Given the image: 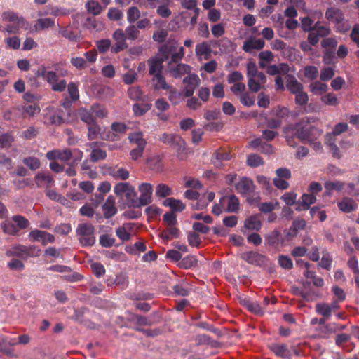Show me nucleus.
Wrapping results in <instances>:
<instances>
[{
	"instance_id": "obj_1",
	"label": "nucleus",
	"mask_w": 359,
	"mask_h": 359,
	"mask_svg": "<svg viewBox=\"0 0 359 359\" xmlns=\"http://www.w3.org/2000/svg\"><path fill=\"white\" fill-rule=\"evenodd\" d=\"M316 120V118L313 116H306L294 124L295 135L299 140L309 142L317 140L320 137L322 131L310 125Z\"/></svg>"
},
{
	"instance_id": "obj_2",
	"label": "nucleus",
	"mask_w": 359,
	"mask_h": 359,
	"mask_svg": "<svg viewBox=\"0 0 359 359\" xmlns=\"http://www.w3.org/2000/svg\"><path fill=\"white\" fill-rule=\"evenodd\" d=\"M53 67L54 70L48 71L46 81L50 86L53 91L63 92L67 88V81L65 79H60V76H67L69 71L62 68L60 63L54 64Z\"/></svg>"
},
{
	"instance_id": "obj_3",
	"label": "nucleus",
	"mask_w": 359,
	"mask_h": 359,
	"mask_svg": "<svg viewBox=\"0 0 359 359\" xmlns=\"http://www.w3.org/2000/svg\"><path fill=\"white\" fill-rule=\"evenodd\" d=\"M41 250L36 245L26 246L21 244H17L11 246L6 251V255L8 257H18L23 259L29 257H36L41 254Z\"/></svg>"
},
{
	"instance_id": "obj_4",
	"label": "nucleus",
	"mask_w": 359,
	"mask_h": 359,
	"mask_svg": "<svg viewBox=\"0 0 359 359\" xmlns=\"http://www.w3.org/2000/svg\"><path fill=\"white\" fill-rule=\"evenodd\" d=\"M178 43L175 39H169L165 44L159 48L158 55L166 57V60L171 56L172 62H177L182 60L184 55V48L180 47L177 52Z\"/></svg>"
},
{
	"instance_id": "obj_5",
	"label": "nucleus",
	"mask_w": 359,
	"mask_h": 359,
	"mask_svg": "<svg viewBox=\"0 0 359 359\" xmlns=\"http://www.w3.org/2000/svg\"><path fill=\"white\" fill-rule=\"evenodd\" d=\"M76 233L79 236V243L82 246H92L95 243V227L90 223H81L77 226Z\"/></svg>"
},
{
	"instance_id": "obj_6",
	"label": "nucleus",
	"mask_w": 359,
	"mask_h": 359,
	"mask_svg": "<svg viewBox=\"0 0 359 359\" xmlns=\"http://www.w3.org/2000/svg\"><path fill=\"white\" fill-rule=\"evenodd\" d=\"M304 30L310 29L311 32L308 36V41L311 45H316L320 37L325 36L329 34L330 29L327 27L322 26L316 27L318 24H301Z\"/></svg>"
},
{
	"instance_id": "obj_7",
	"label": "nucleus",
	"mask_w": 359,
	"mask_h": 359,
	"mask_svg": "<svg viewBox=\"0 0 359 359\" xmlns=\"http://www.w3.org/2000/svg\"><path fill=\"white\" fill-rule=\"evenodd\" d=\"M322 46L325 48V51L323 56V62L327 65L334 63V60L336 57V44L337 41L333 39H323Z\"/></svg>"
},
{
	"instance_id": "obj_8",
	"label": "nucleus",
	"mask_w": 359,
	"mask_h": 359,
	"mask_svg": "<svg viewBox=\"0 0 359 359\" xmlns=\"http://www.w3.org/2000/svg\"><path fill=\"white\" fill-rule=\"evenodd\" d=\"M241 259L247 263L257 266H262L266 264L268 258L256 251H247L241 255Z\"/></svg>"
},
{
	"instance_id": "obj_9",
	"label": "nucleus",
	"mask_w": 359,
	"mask_h": 359,
	"mask_svg": "<svg viewBox=\"0 0 359 359\" xmlns=\"http://www.w3.org/2000/svg\"><path fill=\"white\" fill-rule=\"evenodd\" d=\"M183 83L184 84V96L189 97L194 95L195 89L200 83V79L197 74H189L184 78Z\"/></svg>"
},
{
	"instance_id": "obj_10",
	"label": "nucleus",
	"mask_w": 359,
	"mask_h": 359,
	"mask_svg": "<svg viewBox=\"0 0 359 359\" xmlns=\"http://www.w3.org/2000/svg\"><path fill=\"white\" fill-rule=\"evenodd\" d=\"M36 185L39 188H45L46 189L52 187L55 184L53 177L48 172H39L34 176Z\"/></svg>"
},
{
	"instance_id": "obj_11",
	"label": "nucleus",
	"mask_w": 359,
	"mask_h": 359,
	"mask_svg": "<svg viewBox=\"0 0 359 359\" xmlns=\"http://www.w3.org/2000/svg\"><path fill=\"white\" fill-rule=\"evenodd\" d=\"M140 196L139 197L140 206L147 205L151 202L153 186L150 183L144 182L139 186Z\"/></svg>"
},
{
	"instance_id": "obj_12",
	"label": "nucleus",
	"mask_w": 359,
	"mask_h": 359,
	"mask_svg": "<svg viewBox=\"0 0 359 359\" xmlns=\"http://www.w3.org/2000/svg\"><path fill=\"white\" fill-rule=\"evenodd\" d=\"M165 61H166V57H161L159 55L149 59L147 64L149 67V75L154 76L158 74H161L163 71V63Z\"/></svg>"
},
{
	"instance_id": "obj_13",
	"label": "nucleus",
	"mask_w": 359,
	"mask_h": 359,
	"mask_svg": "<svg viewBox=\"0 0 359 359\" xmlns=\"http://www.w3.org/2000/svg\"><path fill=\"white\" fill-rule=\"evenodd\" d=\"M235 188L238 194L247 195L254 191L255 184L250 178L243 177L235 184Z\"/></svg>"
},
{
	"instance_id": "obj_14",
	"label": "nucleus",
	"mask_w": 359,
	"mask_h": 359,
	"mask_svg": "<svg viewBox=\"0 0 359 359\" xmlns=\"http://www.w3.org/2000/svg\"><path fill=\"white\" fill-rule=\"evenodd\" d=\"M170 61L168 67V72L174 78H180L185 74L189 73L191 67L186 64L179 63L172 64Z\"/></svg>"
},
{
	"instance_id": "obj_15",
	"label": "nucleus",
	"mask_w": 359,
	"mask_h": 359,
	"mask_svg": "<svg viewBox=\"0 0 359 359\" xmlns=\"http://www.w3.org/2000/svg\"><path fill=\"white\" fill-rule=\"evenodd\" d=\"M231 158V155L227 149L224 148H219L214 152L212 162L215 167L222 168V161H229Z\"/></svg>"
},
{
	"instance_id": "obj_16",
	"label": "nucleus",
	"mask_w": 359,
	"mask_h": 359,
	"mask_svg": "<svg viewBox=\"0 0 359 359\" xmlns=\"http://www.w3.org/2000/svg\"><path fill=\"white\" fill-rule=\"evenodd\" d=\"M266 244L269 246L276 248L284 243V238L282 237L280 232L276 229L269 232L264 236Z\"/></svg>"
},
{
	"instance_id": "obj_17",
	"label": "nucleus",
	"mask_w": 359,
	"mask_h": 359,
	"mask_svg": "<svg viewBox=\"0 0 359 359\" xmlns=\"http://www.w3.org/2000/svg\"><path fill=\"white\" fill-rule=\"evenodd\" d=\"M316 197L311 194H303L299 198L295 210L297 211L307 210L310 208V205L315 203Z\"/></svg>"
},
{
	"instance_id": "obj_18",
	"label": "nucleus",
	"mask_w": 359,
	"mask_h": 359,
	"mask_svg": "<svg viewBox=\"0 0 359 359\" xmlns=\"http://www.w3.org/2000/svg\"><path fill=\"white\" fill-rule=\"evenodd\" d=\"M159 140L163 142L164 144H167L173 147H181L182 144H184L182 138L176 135L164 133H163L160 137Z\"/></svg>"
},
{
	"instance_id": "obj_19",
	"label": "nucleus",
	"mask_w": 359,
	"mask_h": 359,
	"mask_svg": "<svg viewBox=\"0 0 359 359\" xmlns=\"http://www.w3.org/2000/svg\"><path fill=\"white\" fill-rule=\"evenodd\" d=\"M102 210L106 219H109L117 213V209L115 207V198L113 196L107 197L102 205Z\"/></svg>"
},
{
	"instance_id": "obj_20",
	"label": "nucleus",
	"mask_w": 359,
	"mask_h": 359,
	"mask_svg": "<svg viewBox=\"0 0 359 359\" xmlns=\"http://www.w3.org/2000/svg\"><path fill=\"white\" fill-rule=\"evenodd\" d=\"M265 42L264 40L253 39L252 38L246 40L243 43V50L246 53H251L253 50H261L264 48Z\"/></svg>"
},
{
	"instance_id": "obj_21",
	"label": "nucleus",
	"mask_w": 359,
	"mask_h": 359,
	"mask_svg": "<svg viewBox=\"0 0 359 359\" xmlns=\"http://www.w3.org/2000/svg\"><path fill=\"white\" fill-rule=\"evenodd\" d=\"M337 308V301L334 300L331 304L318 303L316 305V311L323 317L330 318L332 311Z\"/></svg>"
},
{
	"instance_id": "obj_22",
	"label": "nucleus",
	"mask_w": 359,
	"mask_h": 359,
	"mask_svg": "<svg viewBox=\"0 0 359 359\" xmlns=\"http://www.w3.org/2000/svg\"><path fill=\"white\" fill-rule=\"evenodd\" d=\"M44 123L47 125L60 126L65 123V119L61 115V111L47 113L44 116Z\"/></svg>"
},
{
	"instance_id": "obj_23",
	"label": "nucleus",
	"mask_w": 359,
	"mask_h": 359,
	"mask_svg": "<svg viewBox=\"0 0 359 359\" xmlns=\"http://www.w3.org/2000/svg\"><path fill=\"white\" fill-rule=\"evenodd\" d=\"M337 140V125L334 126L332 133H328L325 137V144L332 151V155H337V145L335 142Z\"/></svg>"
},
{
	"instance_id": "obj_24",
	"label": "nucleus",
	"mask_w": 359,
	"mask_h": 359,
	"mask_svg": "<svg viewBox=\"0 0 359 359\" xmlns=\"http://www.w3.org/2000/svg\"><path fill=\"white\" fill-rule=\"evenodd\" d=\"M357 208V203L353 198L348 197H344L339 203H338V208L344 212H351L355 210Z\"/></svg>"
},
{
	"instance_id": "obj_25",
	"label": "nucleus",
	"mask_w": 359,
	"mask_h": 359,
	"mask_svg": "<svg viewBox=\"0 0 359 359\" xmlns=\"http://www.w3.org/2000/svg\"><path fill=\"white\" fill-rule=\"evenodd\" d=\"M60 32L64 37L67 38L71 41H76L79 37V31L71 24H68L65 27H60Z\"/></svg>"
},
{
	"instance_id": "obj_26",
	"label": "nucleus",
	"mask_w": 359,
	"mask_h": 359,
	"mask_svg": "<svg viewBox=\"0 0 359 359\" xmlns=\"http://www.w3.org/2000/svg\"><path fill=\"white\" fill-rule=\"evenodd\" d=\"M196 0H182L181 4L182 6L190 11H194V15L191 18L190 22H196L197 18L199 15L200 9L196 8Z\"/></svg>"
},
{
	"instance_id": "obj_27",
	"label": "nucleus",
	"mask_w": 359,
	"mask_h": 359,
	"mask_svg": "<svg viewBox=\"0 0 359 359\" xmlns=\"http://www.w3.org/2000/svg\"><path fill=\"white\" fill-rule=\"evenodd\" d=\"M153 86L155 90H169L170 88V86L166 82L165 78L161 74H158L153 76L152 78Z\"/></svg>"
},
{
	"instance_id": "obj_28",
	"label": "nucleus",
	"mask_w": 359,
	"mask_h": 359,
	"mask_svg": "<svg viewBox=\"0 0 359 359\" xmlns=\"http://www.w3.org/2000/svg\"><path fill=\"white\" fill-rule=\"evenodd\" d=\"M126 199V205L128 207H140L139 200L137 199V193L131 186L124 194Z\"/></svg>"
},
{
	"instance_id": "obj_29",
	"label": "nucleus",
	"mask_w": 359,
	"mask_h": 359,
	"mask_svg": "<svg viewBox=\"0 0 359 359\" xmlns=\"http://www.w3.org/2000/svg\"><path fill=\"white\" fill-rule=\"evenodd\" d=\"M262 227V223L257 216H250L245 219L244 228L250 231H259Z\"/></svg>"
},
{
	"instance_id": "obj_30",
	"label": "nucleus",
	"mask_w": 359,
	"mask_h": 359,
	"mask_svg": "<svg viewBox=\"0 0 359 359\" xmlns=\"http://www.w3.org/2000/svg\"><path fill=\"white\" fill-rule=\"evenodd\" d=\"M165 206H168L172 210V212H181L185 208L184 204L178 199L173 198H168L163 202Z\"/></svg>"
},
{
	"instance_id": "obj_31",
	"label": "nucleus",
	"mask_w": 359,
	"mask_h": 359,
	"mask_svg": "<svg viewBox=\"0 0 359 359\" xmlns=\"http://www.w3.org/2000/svg\"><path fill=\"white\" fill-rule=\"evenodd\" d=\"M109 172L110 175L116 179L126 180L129 177V172L121 167L115 166L109 168Z\"/></svg>"
},
{
	"instance_id": "obj_32",
	"label": "nucleus",
	"mask_w": 359,
	"mask_h": 359,
	"mask_svg": "<svg viewBox=\"0 0 359 359\" xmlns=\"http://www.w3.org/2000/svg\"><path fill=\"white\" fill-rule=\"evenodd\" d=\"M78 116L87 126L96 121L95 117L93 116L90 109L88 110L86 108H80L78 111Z\"/></svg>"
},
{
	"instance_id": "obj_33",
	"label": "nucleus",
	"mask_w": 359,
	"mask_h": 359,
	"mask_svg": "<svg viewBox=\"0 0 359 359\" xmlns=\"http://www.w3.org/2000/svg\"><path fill=\"white\" fill-rule=\"evenodd\" d=\"M295 131L296 130H294V125L288 126L283 130L287 144L293 147L297 145V142H295L294 139L297 137Z\"/></svg>"
},
{
	"instance_id": "obj_34",
	"label": "nucleus",
	"mask_w": 359,
	"mask_h": 359,
	"mask_svg": "<svg viewBox=\"0 0 359 359\" xmlns=\"http://www.w3.org/2000/svg\"><path fill=\"white\" fill-rule=\"evenodd\" d=\"M198 264V259L195 255H187L181 259L179 266L182 269H189L194 267Z\"/></svg>"
},
{
	"instance_id": "obj_35",
	"label": "nucleus",
	"mask_w": 359,
	"mask_h": 359,
	"mask_svg": "<svg viewBox=\"0 0 359 359\" xmlns=\"http://www.w3.org/2000/svg\"><path fill=\"white\" fill-rule=\"evenodd\" d=\"M271 350L276 355L282 358H287L290 353L287 345L283 344H273L271 345Z\"/></svg>"
},
{
	"instance_id": "obj_36",
	"label": "nucleus",
	"mask_w": 359,
	"mask_h": 359,
	"mask_svg": "<svg viewBox=\"0 0 359 359\" xmlns=\"http://www.w3.org/2000/svg\"><path fill=\"white\" fill-rule=\"evenodd\" d=\"M151 106L150 103H135L132 109L136 116H142L151 109Z\"/></svg>"
},
{
	"instance_id": "obj_37",
	"label": "nucleus",
	"mask_w": 359,
	"mask_h": 359,
	"mask_svg": "<svg viewBox=\"0 0 359 359\" xmlns=\"http://www.w3.org/2000/svg\"><path fill=\"white\" fill-rule=\"evenodd\" d=\"M195 51L197 56H203L205 59H208L211 53L210 46L206 42L197 44Z\"/></svg>"
},
{
	"instance_id": "obj_38",
	"label": "nucleus",
	"mask_w": 359,
	"mask_h": 359,
	"mask_svg": "<svg viewBox=\"0 0 359 359\" xmlns=\"http://www.w3.org/2000/svg\"><path fill=\"white\" fill-rule=\"evenodd\" d=\"M156 196L158 198H165L172 194V189L165 184H159L156 187Z\"/></svg>"
},
{
	"instance_id": "obj_39",
	"label": "nucleus",
	"mask_w": 359,
	"mask_h": 359,
	"mask_svg": "<svg viewBox=\"0 0 359 359\" xmlns=\"http://www.w3.org/2000/svg\"><path fill=\"white\" fill-rule=\"evenodd\" d=\"M147 165L151 170L161 172L163 170V163L159 156H153L147 159Z\"/></svg>"
},
{
	"instance_id": "obj_40",
	"label": "nucleus",
	"mask_w": 359,
	"mask_h": 359,
	"mask_svg": "<svg viewBox=\"0 0 359 359\" xmlns=\"http://www.w3.org/2000/svg\"><path fill=\"white\" fill-rule=\"evenodd\" d=\"M1 19L3 21L9 22H21L24 20L22 16L11 11L4 12L1 15Z\"/></svg>"
},
{
	"instance_id": "obj_41",
	"label": "nucleus",
	"mask_w": 359,
	"mask_h": 359,
	"mask_svg": "<svg viewBox=\"0 0 359 359\" xmlns=\"http://www.w3.org/2000/svg\"><path fill=\"white\" fill-rule=\"evenodd\" d=\"M137 27L135 26L134 25H130L126 29V38L130 39H135L137 38L139 31L138 29H144L146 27V24H137Z\"/></svg>"
},
{
	"instance_id": "obj_42",
	"label": "nucleus",
	"mask_w": 359,
	"mask_h": 359,
	"mask_svg": "<svg viewBox=\"0 0 359 359\" xmlns=\"http://www.w3.org/2000/svg\"><path fill=\"white\" fill-rule=\"evenodd\" d=\"M287 88L293 94H297L303 90L302 84L293 76L287 79Z\"/></svg>"
},
{
	"instance_id": "obj_43",
	"label": "nucleus",
	"mask_w": 359,
	"mask_h": 359,
	"mask_svg": "<svg viewBox=\"0 0 359 359\" xmlns=\"http://www.w3.org/2000/svg\"><path fill=\"white\" fill-rule=\"evenodd\" d=\"M309 87L310 90L316 95H322L328 89L327 85L320 81L312 82L311 83Z\"/></svg>"
},
{
	"instance_id": "obj_44",
	"label": "nucleus",
	"mask_w": 359,
	"mask_h": 359,
	"mask_svg": "<svg viewBox=\"0 0 359 359\" xmlns=\"http://www.w3.org/2000/svg\"><path fill=\"white\" fill-rule=\"evenodd\" d=\"M22 163L27 166L31 170H36L41 166L40 160L34 156L25 158Z\"/></svg>"
},
{
	"instance_id": "obj_45",
	"label": "nucleus",
	"mask_w": 359,
	"mask_h": 359,
	"mask_svg": "<svg viewBox=\"0 0 359 359\" xmlns=\"http://www.w3.org/2000/svg\"><path fill=\"white\" fill-rule=\"evenodd\" d=\"M128 95L130 100L141 101L142 100V91L139 86H132L128 90Z\"/></svg>"
},
{
	"instance_id": "obj_46",
	"label": "nucleus",
	"mask_w": 359,
	"mask_h": 359,
	"mask_svg": "<svg viewBox=\"0 0 359 359\" xmlns=\"http://www.w3.org/2000/svg\"><path fill=\"white\" fill-rule=\"evenodd\" d=\"M85 6L88 12L94 15H98L102 11L100 4L95 0L88 1Z\"/></svg>"
},
{
	"instance_id": "obj_47",
	"label": "nucleus",
	"mask_w": 359,
	"mask_h": 359,
	"mask_svg": "<svg viewBox=\"0 0 359 359\" xmlns=\"http://www.w3.org/2000/svg\"><path fill=\"white\" fill-rule=\"evenodd\" d=\"M294 294L303 298L306 302H311L315 299L316 297V293L311 290H304L296 288L294 290Z\"/></svg>"
},
{
	"instance_id": "obj_48",
	"label": "nucleus",
	"mask_w": 359,
	"mask_h": 359,
	"mask_svg": "<svg viewBox=\"0 0 359 359\" xmlns=\"http://www.w3.org/2000/svg\"><path fill=\"white\" fill-rule=\"evenodd\" d=\"M67 91L72 101L75 102L79 99V85L74 82L67 84Z\"/></svg>"
},
{
	"instance_id": "obj_49",
	"label": "nucleus",
	"mask_w": 359,
	"mask_h": 359,
	"mask_svg": "<svg viewBox=\"0 0 359 359\" xmlns=\"http://www.w3.org/2000/svg\"><path fill=\"white\" fill-rule=\"evenodd\" d=\"M107 158L106 151L101 149H93L90 154V159L92 162L96 163Z\"/></svg>"
},
{
	"instance_id": "obj_50",
	"label": "nucleus",
	"mask_w": 359,
	"mask_h": 359,
	"mask_svg": "<svg viewBox=\"0 0 359 359\" xmlns=\"http://www.w3.org/2000/svg\"><path fill=\"white\" fill-rule=\"evenodd\" d=\"M100 132V127L96 121L93 123L88 125V139L93 140L97 138Z\"/></svg>"
},
{
	"instance_id": "obj_51",
	"label": "nucleus",
	"mask_w": 359,
	"mask_h": 359,
	"mask_svg": "<svg viewBox=\"0 0 359 359\" xmlns=\"http://www.w3.org/2000/svg\"><path fill=\"white\" fill-rule=\"evenodd\" d=\"M14 142L13 136L8 133L0 135V149L8 148Z\"/></svg>"
},
{
	"instance_id": "obj_52",
	"label": "nucleus",
	"mask_w": 359,
	"mask_h": 359,
	"mask_svg": "<svg viewBox=\"0 0 359 359\" xmlns=\"http://www.w3.org/2000/svg\"><path fill=\"white\" fill-rule=\"evenodd\" d=\"M168 93V100L172 104L177 105L183 100V95L182 93L177 92L175 89L170 86Z\"/></svg>"
},
{
	"instance_id": "obj_53",
	"label": "nucleus",
	"mask_w": 359,
	"mask_h": 359,
	"mask_svg": "<svg viewBox=\"0 0 359 359\" xmlns=\"http://www.w3.org/2000/svg\"><path fill=\"white\" fill-rule=\"evenodd\" d=\"M116 239L114 236L109 234H103L100 236L99 243L100 245L104 248H111L115 245Z\"/></svg>"
},
{
	"instance_id": "obj_54",
	"label": "nucleus",
	"mask_w": 359,
	"mask_h": 359,
	"mask_svg": "<svg viewBox=\"0 0 359 359\" xmlns=\"http://www.w3.org/2000/svg\"><path fill=\"white\" fill-rule=\"evenodd\" d=\"M89 311V309L86 307L78 308L74 310V315L72 316V319L80 323H86V320L84 319V316L86 313Z\"/></svg>"
},
{
	"instance_id": "obj_55",
	"label": "nucleus",
	"mask_w": 359,
	"mask_h": 359,
	"mask_svg": "<svg viewBox=\"0 0 359 359\" xmlns=\"http://www.w3.org/2000/svg\"><path fill=\"white\" fill-rule=\"evenodd\" d=\"M239 200L238 198L232 195L229 198V202L226 211L228 212H236L239 209Z\"/></svg>"
},
{
	"instance_id": "obj_56",
	"label": "nucleus",
	"mask_w": 359,
	"mask_h": 359,
	"mask_svg": "<svg viewBox=\"0 0 359 359\" xmlns=\"http://www.w3.org/2000/svg\"><path fill=\"white\" fill-rule=\"evenodd\" d=\"M12 221L15 223L16 226L20 229H25L29 225V222L25 217L21 215H14L12 217Z\"/></svg>"
},
{
	"instance_id": "obj_57",
	"label": "nucleus",
	"mask_w": 359,
	"mask_h": 359,
	"mask_svg": "<svg viewBox=\"0 0 359 359\" xmlns=\"http://www.w3.org/2000/svg\"><path fill=\"white\" fill-rule=\"evenodd\" d=\"M278 262L284 269L290 270L293 268L292 260L287 255H279L278 257Z\"/></svg>"
},
{
	"instance_id": "obj_58",
	"label": "nucleus",
	"mask_w": 359,
	"mask_h": 359,
	"mask_svg": "<svg viewBox=\"0 0 359 359\" xmlns=\"http://www.w3.org/2000/svg\"><path fill=\"white\" fill-rule=\"evenodd\" d=\"M247 163L249 166L257 168L264 164V161L261 156L257 154H250L247 158Z\"/></svg>"
},
{
	"instance_id": "obj_59",
	"label": "nucleus",
	"mask_w": 359,
	"mask_h": 359,
	"mask_svg": "<svg viewBox=\"0 0 359 359\" xmlns=\"http://www.w3.org/2000/svg\"><path fill=\"white\" fill-rule=\"evenodd\" d=\"M95 46L100 53H105L111 46L109 39H101L95 41Z\"/></svg>"
},
{
	"instance_id": "obj_60",
	"label": "nucleus",
	"mask_w": 359,
	"mask_h": 359,
	"mask_svg": "<svg viewBox=\"0 0 359 359\" xmlns=\"http://www.w3.org/2000/svg\"><path fill=\"white\" fill-rule=\"evenodd\" d=\"M128 139L130 142H134L137 144V146H140V144L146 147L147 142L143 138V134L141 132L134 133L129 135Z\"/></svg>"
},
{
	"instance_id": "obj_61",
	"label": "nucleus",
	"mask_w": 359,
	"mask_h": 359,
	"mask_svg": "<svg viewBox=\"0 0 359 359\" xmlns=\"http://www.w3.org/2000/svg\"><path fill=\"white\" fill-rule=\"evenodd\" d=\"M163 221L168 226L177 224V216L173 212L165 213L163 216Z\"/></svg>"
},
{
	"instance_id": "obj_62",
	"label": "nucleus",
	"mask_w": 359,
	"mask_h": 359,
	"mask_svg": "<svg viewBox=\"0 0 359 359\" xmlns=\"http://www.w3.org/2000/svg\"><path fill=\"white\" fill-rule=\"evenodd\" d=\"M130 187L131 185L128 182H119L114 186V191L117 196H122Z\"/></svg>"
},
{
	"instance_id": "obj_63",
	"label": "nucleus",
	"mask_w": 359,
	"mask_h": 359,
	"mask_svg": "<svg viewBox=\"0 0 359 359\" xmlns=\"http://www.w3.org/2000/svg\"><path fill=\"white\" fill-rule=\"evenodd\" d=\"M239 100L242 104L249 107L255 104V96H250L249 93L245 91L240 95Z\"/></svg>"
},
{
	"instance_id": "obj_64",
	"label": "nucleus",
	"mask_w": 359,
	"mask_h": 359,
	"mask_svg": "<svg viewBox=\"0 0 359 359\" xmlns=\"http://www.w3.org/2000/svg\"><path fill=\"white\" fill-rule=\"evenodd\" d=\"M3 230L4 233L15 236L17 235L19 232V229L16 226L15 223L12 222H7L3 225Z\"/></svg>"
}]
</instances>
